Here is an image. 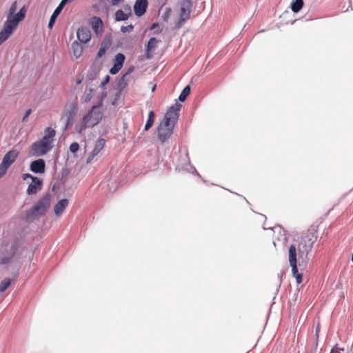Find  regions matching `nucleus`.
<instances>
[{"label": "nucleus", "mask_w": 353, "mask_h": 353, "mask_svg": "<svg viewBox=\"0 0 353 353\" xmlns=\"http://www.w3.org/2000/svg\"><path fill=\"white\" fill-rule=\"evenodd\" d=\"M17 8V2L14 1L8 10L7 20L4 23L3 29L0 32V45L10 37L13 31L17 28L18 24L22 21L26 17V10L24 6L15 14Z\"/></svg>", "instance_id": "nucleus-1"}, {"label": "nucleus", "mask_w": 353, "mask_h": 353, "mask_svg": "<svg viewBox=\"0 0 353 353\" xmlns=\"http://www.w3.org/2000/svg\"><path fill=\"white\" fill-rule=\"evenodd\" d=\"M181 108V105L178 103L172 105L165 114L163 121L160 123L158 128V136L162 143L172 134Z\"/></svg>", "instance_id": "nucleus-2"}, {"label": "nucleus", "mask_w": 353, "mask_h": 353, "mask_svg": "<svg viewBox=\"0 0 353 353\" xmlns=\"http://www.w3.org/2000/svg\"><path fill=\"white\" fill-rule=\"evenodd\" d=\"M318 227L312 225L305 233L299 241L298 246H296V254L299 257V265L300 267L303 265L304 261H306L309 252L311 251L314 243L317 239Z\"/></svg>", "instance_id": "nucleus-3"}, {"label": "nucleus", "mask_w": 353, "mask_h": 353, "mask_svg": "<svg viewBox=\"0 0 353 353\" xmlns=\"http://www.w3.org/2000/svg\"><path fill=\"white\" fill-rule=\"evenodd\" d=\"M102 118L99 107L93 106L92 109L75 124L74 130L79 134H84L88 128H92L99 123Z\"/></svg>", "instance_id": "nucleus-4"}, {"label": "nucleus", "mask_w": 353, "mask_h": 353, "mask_svg": "<svg viewBox=\"0 0 353 353\" xmlns=\"http://www.w3.org/2000/svg\"><path fill=\"white\" fill-rule=\"evenodd\" d=\"M289 263L292 268V275L295 277L297 284H300L303 281L302 271L305 267V261L301 267L299 266L297 259L296 248L295 245H291L288 252Z\"/></svg>", "instance_id": "nucleus-5"}, {"label": "nucleus", "mask_w": 353, "mask_h": 353, "mask_svg": "<svg viewBox=\"0 0 353 353\" xmlns=\"http://www.w3.org/2000/svg\"><path fill=\"white\" fill-rule=\"evenodd\" d=\"M50 197L48 195H46L39 199L35 205L30 210L27 214L28 218L43 214L46 210L50 207Z\"/></svg>", "instance_id": "nucleus-6"}, {"label": "nucleus", "mask_w": 353, "mask_h": 353, "mask_svg": "<svg viewBox=\"0 0 353 353\" xmlns=\"http://www.w3.org/2000/svg\"><path fill=\"white\" fill-rule=\"evenodd\" d=\"M192 8V1L190 0H182L180 3V9L179 12V21L176 22V27L181 28L184 22L187 21L190 16Z\"/></svg>", "instance_id": "nucleus-7"}, {"label": "nucleus", "mask_w": 353, "mask_h": 353, "mask_svg": "<svg viewBox=\"0 0 353 353\" xmlns=\"http://www.w3.org/2000/svg\"><path fill=\"white\" fill-rule=\"evenodd\" d=\"M17 250L16 243L9 245L6 243L3 247V252L0 254V264H7L11 259L15 255Z\"/></svg>", "instance_id": "nucleus-8"}, {"label": "nucleus", "mask_w": 353, "mask_h": 353, "mask_svg": "<svg viewBox=\"0 0 353 353\" xmlns=\"http://www.w3.org/2000/svg\"><path fill=\"white\" fill-rule=\"evenodd\" d=\"M52 149V146L39 140L34 142L30 147L32 154L36 157H41L46 154Z\"/></svg>", "instance_id": "nucleus-9"}, {"label": "nucleus", "mask_w": 353, "mask_h": 353, "mask_svg": "<svg viewBox=\"0 0 353 353\" xmlns=\"http://www.w3.org/2000/svg\"><path fill=\"white\" fill-rule=\"evenodd\" d=\"M19 156V152L16 150L8 151L3 157L0 163V170H6L16 161Z\"/></svg>", "instance_id": "nucleus-10"}, {"label": "nucleus", "mask_w": 353, "mask_h": 353, "mask_svg": "<svg viewBox=\"0 0 353 353\" xmlns=\"http://www.w3.org/2000/svg\"><path fill=\"white\" fill-rule=\"evenodd\" d=\"M105 143V141L104 139L101 138V139H98L97 142L96 143V144L94 147L93 150L89 154V156L86 160L87 164L90 163L92 162V161L94 159V158L96 156H97L99 154V152H101V151L104 148Z\"/></svg>", "instance_id": "nucleus-11"}, {"label": "nucleus", "mask_w": 353, "mask_h": 353, "mask_svg": "<svg viewBox=\"0 0 353 353\" xmlns=\"http://www.w3.org/2000/svg\"><path fill=\"white\" fill-rule=\"evenodd\" d=\"M77 36L80 43H87L91 39V32L88 28L81 26L78 28Z\"/></svg>", "instance_id": "nucleus-12"}, {"label": "nucleus", "mask_w": 353, "mask_h": 353, "mask_svg": "<svg viewBox=\"0 0 353 353\" xmlns=\"http://www.w3.org/2000/svg\"><path fill=\"white\" fill-rule=\"evenodd\" d=\"M90 23L94 33L97 36H101L104 29L102 19L99 17H93L91 18Z\"/></svg>", "instance_id": "nucleus-13"}, {"label": "nucleus", "mask_w": 353, "mask_h": 353, "mask_svg": "<svg viewBox=\"0 0 353 353\" xmlns=\"http://www.w3.org/2000/svg\"><path fill=\"white\" fill-rule=\"evenodd\" d=\"M42 181L38 177H32V183L28 185L27 194L32 195L37 193L42 188Z\"/></svg>", "instance_id": "nucleus-14"}, {"label": "nucleus", "mask_w": 353, "mask_h": 353, "mask_svg": "<svg viewBox=\"0 0 353 353\" xmlns=\"http://www.w3.org/2000/svg\"><path fill=\"white\" fill-rule=\"evenodd\" d=\"M56 136V131L51 127H48L44 130V136L40 139L43 143L48 144L50 146H52V143Z\"/></svg>", "instance_id": "nucleus-15"}, {"label": "nucleus", "mask_w": 353, "mask_h": 353, "mask_svg": "<svg viewBox=\"0 0 353 353\" xmlns=\"http://www.w3.org/2000/svg\"><path fill=\"white\" fill-rule=\"evenodd\" d=\"M148 0H136L134 11L137 16L141 17L145 14L148 8Z\"/></svg>", "instance_id": "nucleus-16"}, {"label": "nucleus", "mask_w": 353, "mask_h": 353, "mask_svg": "<svg viewBox=\"0 0 353 353\" xmlns=\"http://www.w3.org/2000/svg\"><path fill=\"white\" fill-rule=\"evenodd\" d=\"M46 163L43 159H39L30 163V170L34 173L43 174L45 172Z\"/></svg>", "instance_id": "nucleus-17"}, {"label": "nucleus", "mask_w": 353, "mask_h": 353, "mask_svg": "<svg viewBox=\"0 0 353 353\" xmlns=\"http://www.w3.org/2000/svg\"><path fill=\"white\" fill-rule=\"evenodd\" d=\"M132 14L131 8L129 6L125 7V12L122 10H118L115 12V20L117 21L127 20Z\"/></svg>", "instance_id": "nucleus-18"}, {"label": "nucleus", "mask_w": 353, "mask_h": 353, "mask_svg": "<svg viewBox=\"0 0 353 353\" xmlns=\"http://www.w3.org/2000/svg\"><path fill=\"white\" fill-rule=\"evenodd\" d=\"M66 3V0H61V1L60 2L59 5L57 6V8L54 10V12L52 13L50 19V21H49V23H48V28L50 29H51L54 24V22L56 21V19L57 18V17L59 16V14L61 13V12L62 11L63 7L65 6Z\"/></svg>", "instance_id": "nucleus-19"}, {"label": "nucleus", "mask_w": 353, "mask_h": 353, "mask_svg": "<svg viewBox=\"0 0 353 353\" xmlns=\"http://www.w3.org/2000/svg\"><path fill=\"white\" fill-rule=\"evenodd\" d=\"M68 205V200L67 199H61L54 206V211L57 216H60L66 207Z\"/></svg>", "instance_id": "nucleus-20"}, {"label": "nucleus", "mask_w": 353, "mask_h": 353, "mask_svg": "<svg viewBox=\"0 0 353 353\" xmlns=\"http://www.w3.org/2000/svg\"><path fill=\"white\" fill-rule=\"evenodd\" d=\"M70 53L76 58H79L83 53L82 45L77 41L72 42L71 45Z\"/></svg>", "instance_id": "nucleus-21"}, {"label": "nucleus", "mask_w": 353, "mask_h": 353, "mask_svg": "<svg viewBox=\"0 0 353 353\" xmlns=\"http://www.w3.org/2000/svg\"><path fill=\"white\" fill-rule=\"evenodd\" d=\"M154 117V112L153 111H150L148 114V118L145 125V130H148L153 125Z\"/></svg>", "instance_id": "nucleus-22"}, {"label": "nucleus", "mask_w": 353, "mask_h": 353, "mask_svg": "<svg viewBox=\"0 0 353 353\" xmlns=\"http://www.w3.org/2000/svg\"><path fill=\"white\" fill-rule=\"evenodd\" d=\"M303 0H295L291 5V9L294 12H298L303 6Z\"/></svg>", "instance_id": "nucleus-23"}, {"label": "nucleus", "mask_w": 353, "mask_h": 353, "mask_svg": "<svg viewBox=\"0 0 353 353\" xmlns=\"http://www.w3.org/2000/svg\"><path fill=\"white\" fill-rule=\"evenodd\" d=\"M190 86L187 85L186 87L184 88V89L181 92V94L179 97V100L181 102L184 101L186 99L187 97L190 94Z\"/></svg>", "instance_id": "nucleus-24"}, {"label": "nucleus", "mask_w": 353, "mask_h": 353, "mask_svg": "<svg viewBox=\"0 0 353 353\" xmlns=\"http://www.w3.org/2000/svg\"><path fill=\"white\" fill-rule=\"evenodd\" d=\"M11 280L9 278H6L0 283V292H4L10 286Z\"/></svg>", "instance_id": "nucleus-25"}, {"label": "nucleus", "mask_w": 353, "mask_h": 353, "mask_svg": "<svg viewBox=\"0 0 353 353\" xmlns=\"http://www.w3.org/2000/svg\"><path fill=\"white\" fill-rule=\"evenodd\" d=\"M124 61H125V56L121 53H118L115 56V58L114 60V63H115L118 65H121L122 67L123 64L124 63Z\"/></svg>", "instance_id": "nucleus-26"}, {"label": "nucleus", "mask_w": 353, "mask_h": 353, "mask_svg": "<svg viewBox=\"0 0 353 353\" xmlns=\"http://www.w3.org/2000/svg\"><path fill=\"white\" fill-rule=\"evenodd\" d=\"M157 40L156 38L154 37H152L151 38L149 41H148V45H147V50L148 51H150L153 49H154L157 46Z\"/></svg>", "instance_id": "nucleus-27"}, {"label": "nucleus", "mask_w": 353, "mask_h": 353, "mask_svg": "<svg viewBox=\"0 0 353 353\" xmlns=\"http://www.w3.org/2000/svg\"><path fill=\"white\" fill-rule=\"evenodd\" d=\"M70 151L72 152V153H75L76 152H77L79 149V145L77 142H74L70 144Z\"/></svg>", "instance_id": "nucleus-28"}, {"label": "nucleus", "mask_w": 353, "mask_h": 353, "mask_svg": "<svg viewBox=\"0 0 353 353\" xmlns=\"http://www.w3.org/2000/svg\"><path fill=\"white\" fill-rule=\"evenodd\" d=\"M134 29V26L132 24H130L127 26H122L121 28V31L123 32V33H125V32H132Z\"/></svg>", "instance_id": "nucleus-29"}, {"label": "nucleus", "mask_w": 353, "mask_h": 353, "mask_svg": "<svg viewBox=\"0 0 353 353\" xmlns=\"http://www.w3.org/2000/svg\"><path fill=\"white\" fill-rule=\"evenodd\" d=\"M121 68L122 67L121 65H118L114 63V65L110 69V72L112 74H115L121 69Z\"/></svg>", "instance_id": "nucleus-30"}, {"label": "nucleus", "mask_w": 353, "mask_h": 353, "mask_svg": "<svg viewBox=\"0 0 353 353\" xmlns=\"http://www.w3.org/2000/svg\"><path fill=\"white\" fill-rule=\"evenodd\" d=\"M70 108V114L76 113L77 111V105L76 103H71L68 106Z\"/></svg>", "instance_id": "nucleus-31"}, {"label": "nucleus", "mask_w": 353, "mask_h": 353, "mask_svg": "<svg viewBox=\"0 0 353 353\" xmlns=\"http://www.w3.org/2000/svg\"><path fill=\"white\" fill-rule=\"evenodd\" d=\"M344 350L343 347H339L336 345L332 349L330 353H344Z\"/></svg>", "instance_id": "nucleus-32"}, {"label": "nucleus", "mask_w": 353, "mask_h": 353, "mask_svg": "<svg viewBox=\"0 0 353 353\" xmlns=\"http://www.w3.org/2000/svg\"><path fill=\"white\" fill-rule=\"evenodd\" d=\"M105 51H106V48L101 46L97 52V58L102 57L105 54Z\"/></svg>", "instance_id": "nucleus-33"}, {"label": "nucleus", "mask_w": 353, "mask_h": 353, "mask_svg": "<svg viewBox=\"0 0 353 353\" xmlns=\"http://www.w3.org/2000/svg\"><path fill=\"white\" fill-rule=\"evenodd\" d=\"M171 8H168L166 9V10L165 11L163 15V20L164 21H167L168 17H170V14H171Z\"/></svg>", "instance_id": "nucleus-34"}, {"label": "nucleus", "mask_w": 353, "mask_h": 353, "mask_svg": "<svg viewBox=\"0 0 353 353\" xmlns=\"http://www.w3.org/2000/svg\"><path fill=\"white\" fill-rule=\"evenodd\" d=\"M133 70H134V67H130L128 70V71L123 75L121 81H123L126 78V77L128 76L133 71Z\"/></svg>", "instance_id": "nucleus-35"}, {"label": "nucleus", "mask_w": 353, "mask_h": 353, "mask_svg": "<svg viewBox=\"0 0 353 353\" xmlns=\"http://www.w3.org/2000/svg\"><path fill=\"white\" fill-rule=\"evenodd\" d=\"M109 81H110V77H109V75H106L103 78L102 82L101 83V85L102 87L105 86L109 82Z\"/></svg>", "instance_id": "nucleus-36"}, {"label": "nucleus", "mask_w": 353, "mask_h": 353, "mask_svg": "<svg viewBox=\"0 0 353 353\" xmlns=\"http://www.w3.org/2000/svg\"><path fill=\"white\" fill-rule=\"evenodd\" d=\"M31 112H32L31 109H29V110H28L26 111V114H25L24 117H23V119H22V121H23V122L26 121V119H27V118L29 117V115L31 114Z\"/></svg>", "instance_id": "nucleus-37"}, {"label": "nucleus", "mask_w": 353, "mask_h": 353, "mask_svg": "<svg viewBox=\"0 0 353 353\" xmlns=\"http://www.w3.org/2000/svg\"><path fill=\"white\" fill-rule=\"evenodd\" d=\"M32 177H34L30 174H23L22 176V178L23 180H26L28 178H30L32 179Z\"/></svg>", "instance_id": "nucleus-38"}, {"label": "nucleus", "mask_w": 353, "mask_h": 353, "mask_svg": "<svg viewBox=\"0 0 353 353\" xmlns=\"http://www.w3.org/2000/svg\"><path fill=\"white\" fill-rule=\"evenodd\" d=\"M6 170H0V179L6 174Z\"/></svg>", "instance_id": "nucleus-39"}, {"label": "nucleus", "mask_w": 353, "mask_h": 353, "mask_svg": "<svg viewBox=\"0 0 353 353\" xmlns=\"http://www.w3.org/2000/svg\"><path fill=\"white\" fill-rule=\"evenodd\" d=\"M122 0H112V5H117L121 3Z\"/></svg>", "instance_id": "nucleus-40"}, {"label": "nucleus", "mask_w": 353, "mask_h": 353, "mask_svg": "<svg viewBox=\"0 0 353 353\" xmlns=\"http://www.w3.org/2000/svg\"><path fill=\"white\" fill-rule=\"evenodd\" d=\"M156 89V85H154L152 88V92H154Z\"/></svg>", "instance_id": "nucleus-41"}, {"label": "nucleus", "mask_w": 353, "mask_h": 353, "mask_svg": "<svg viewBox=\"0 0 353 353\" xmlns=\"http://www.w3.org/2000/svg\"><path fill=\"white\" fill-rule=\"evenodd\" d=\"M352 261H353V253H352Z\"/></svg>", "instance_id": "nucleus-42"}, {"label": "nucleus", "mask_w": 353, "mask_h": 353, "mask_svg": "<svg viewBox=\"0 0 353 353\" xmlns=\"http://www.w3.org/2000/svg\"><path fill=\"white\" fill-rule=\"evenodd\" d=\"M69 0H66V3Z\"/></svg>", "instance_id": "nucleus-43"}]
</instances>
